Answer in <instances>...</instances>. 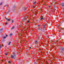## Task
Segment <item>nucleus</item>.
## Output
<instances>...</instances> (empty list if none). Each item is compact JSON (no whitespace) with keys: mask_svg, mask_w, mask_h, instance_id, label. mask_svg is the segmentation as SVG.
<instances>
[{"mask_svg":"<svg viewBox=\"0 0 64 64\" xmlns=\"http://www.w3.org/2000/svg\"><path fill=\"white\" fill-rule=\"evenodd\" d=\"M60 50L62 51H60V52L63 55H64V48L62 47L60 48Z\"/></svg>","mask_w":64,"mask_h":64,"instance_id":"nucleus-1","label":"nucleus"},{"mask_svg":"<svg viewBox=\"0 0 64 64\" xmlns=\"http://www.w3.org/2000/svg\"><path fill=\"white\" fill-rule=\"evenodd\" d=\"M11 58L12 59H15L16 58V55L15 54H14L13 55H11Z\"/></svg>","mask_w":64,"mask_h":64,"instance_id":"nucleus-2","label":"nucleus"},{"mask_svg":"<svg viewBox=\"0 0 64 64\" xmlns=\"http://www.w3.org/2000/svg\"><path fill=\"white\" fill-rule=\"evenodd\" d=\"M43 26V29H44L43 30H44V29H45V26H46V24L45 25H42Z\"/></svg>","mask_w":64,"mask_h":64,"instance_id":"nucleus-3","label":"nucleus"},{"mask_svg":"<svg viewBox=\"0 0 64 64\" xmlns=\"http://www.w3.org/2000/svg\"><path fill=\"white\" fill-rule=\"evenodd\" d=\"M22 28V29H23V26H22L21 25L19 26V28Z\"/></svg>","mask_w":64,"mask_h":64,"instance_id":"nucleus-4","label":"nucleus"},{"mask_svg":"<svg viewBox=\"0 0 64 64\" xmlns=\"http://www.w3.org/2000/svg\"><path fill=\"white\" fill-rule=\"evenodd\" d=\"M3 28H2L0 29V34L2 33V31H3Z\"/></svg>","mask_w":64,"mask_h":64,"instance_id":"nucleus-5","label":"nucleus"},{"mask_svg":"<svg viewBox=\"0 0 64 64\" xmlns=\"http://www.w3.org/2000/svg\"><path fill=\"white\" fill-rule=\"evenodd\" d=\"M19 34H20V36H22V33H20V32H19V33H18Z\"/></svg>","mask_w":64,"mask_h":64,"instance_id":"nucleus-6","label":"nucleus"},{"mask_svg":"<svg viewBox=\"0 0 64 64\" xmlns=\"http://www.w3.org/2000/svg\"><path fill=\"white\" fill-rule=\"evenodd\" d=\"M10 12V10H9L8 11V12L6 13V14H8L9 12Z\"/></svg>","mask_w":64,"mask_h":64,"instance_id":"nucleus-7","label":"nucleus"},{"mask_svg":"<svg viewBox=\"0 0 64 64\" xmlns=\"http://www.w3.org/2000/svg\"><path fill=\"white\" fill-rule=\"evenodd\" d=\"M38 30H41V28H38Z\"/></svg>","mask_w":64,"mask_h":64,"instance_id":"nucleus-8","label":"nucleus"},{"mask_svg":"<svg viewBox=\"0 0 64 64\" xmlns=\"http://www.w3.org/2000/svg\"><path fill=\"white\" fill-rule=\"evenodd\" d=\"M7 36H8V35H6V36H4V39L6 38L7 37Z\"/></svg>","mask_w":64,"mask_h":64,"instance_id":"nucleus-9","label":"nucleus"},{"mask_svg":"<svg viewBox=\"0 0 64 64\" xmlns=\"http://www.w3.org/2000/svg\"><path fill=\"white\" fill-rule=\"evenodd\" d=\"M22 21H23L24 22H25V21H26V20H25V18H24L23 19Z\"/></svg>","mask_w":64,"mask_h":64,"instance_id":"nucleus-10","label":"nucleus"},{"mask_svg":"<svg viewBox=\"0 0 64 64\" xmlns=\"http://www.w3.org/2000/svg\"><path fill=\"white\" fill-rule=\"evenodd\" d=\"M62 7L64 6V3H62Z\"/></svg>","mask_w":64,"mask_h":64,"instance_id":"nucleus-11","label":"nucleus"},{"mask_svg":"<svg viewBox=\"0 0 64 64\" xmlns=\"http://www.w3.org/2000/svg\"><path fill=\"white\" fill-rule=\"evenodd\" d=\"M13 34H10V37H11V36H12Z\"/></svg>","mask_w":64,"mask_h":64,"instance_id":"nucleus-12","label":"nucleus"},{"mask_svg":"<svg viewBox=\"0 0 64 64\" xmlns=\"http://www.w3.org/2000/svg\"><path fill=\"white\" fill-rule=\"evenodd\" d=\"M11 42H9V43L8 44V45H10V44H11Z\"/></svg>","mask_w":64,"mask_h":64,"instance_id":"nucleus-13","label":"nucleus"},{"mask_svg":"<svg viewBox=\"0 0 64 64\" xmlns=\"http://www.w3.org/2000/svg\"><path fill=\"white\" fill-rule=\"evenodd\" d=\"M15 28V27H14V26L11 29L12 30L13 29H14Z\"/></svg>","mask_w":64,"mask_h":64,"instance_id":"nucleus-14","label":"nucleus"},{"mask_svg":"<svg viewBox=\"0 0 64 64\" xmlns=\"http://www.w3.org/2000/svg\"><path fill=\"white\" fill-rule=\"evenodd\" d=\"M38 38L39 39V40H40V39H41V38H40V36L38 37Z\"/></svg>","mask_w":64,"mask_h":64,"instance_id":"nucleus-15","label":"nucleus"},{"mask_svg":"<svg viewBox=\"0 0 64 64\" xmlns=\"http://www.w3.org/2000/svg\"><path fill=\"white\" fill-rule=\"evenodd\" d=\"M37 41H36L35 42V44H37Z\"/></svg>","mask_w":64,"mask_h":64,"instance_id":"nucleus-16","label":"nucleus"},{"mask_svg":"<svg viewBox=\"0 0 64 64\" xmlns=\"http://www.w3.org/2000/svg\"><path fill=\"white\" fill-rule=\"evenodd\" d=\"M27 22L28 23H30V21H29V20H28Z\"/></svg>","mask_w":64,"mask_h":64,"instance_id":"nucleus-17","label":"nucleus"},{"mask_svg":"<svg viewBox=\"0 0 64 64\" xmlns=\"http://www.w3.org/2000/svg\"><path fill=\"white\" fill-rule=\"evenodd\" d=\"M2 2H1V3H0V5H2Z\"/></svg>","mask_w":64,"mask_h":64,"instance_id":"nucleus-18","label":"nucleus"},{"mask_svg":"<svg viewBox=\"0 0 64 64\" xmlns=\"http://www.w3.org/2000/svg\"><path fill=\"white\" fill-rule=\"evenodd\" d=\"M44 34L45 35H46V32H44Z\"/></svg>","mask_w":64,"mask_h":64,"instance_id":"nucleus-19","label":"nucleus"},{"mask_svg":"<svg viewBox=\"0 0 64 64\" xmlns=\"http://www.w3.org/2000/svg\"><path fill=\"white\" fill-rule=\"evenodd\" d=\"M8 63H11V62L10 61H9L8 62Z\"/></svg>","mask_w":64,"mask_h":64,"instance_id":"nucleus-20","label":"nucleus"},{"mask_svg":"<svg viewBox=\"0 0 64 64\" xmlns=\"http://www.w3.org/2000/svg\"><path fill=\"white\" fill-rule=\"evenodd\" d=\"M41 18L40 19V20H42V19H43V18Z\"/></svg>","mask_w":64,"mask_h":64,"instance_id":"nucleus-21","label":"nucleus"},{"mask_svg":"<svg viewBox=\"0 0 64 64\" xmlns=\"http://www.w3.org/2000/svg\"><path fill=\"white\" fill-rule=\"evenodd\" d=\"M8 21H10V19H8Z\"/></svg>","mask_w":64,"mask_h":64,"instance_id":"nucleus-22","label":"nucleus"},{"mask_svg":"<svg viewBox=\"0 0 64 64\" xmlns=\"http://www.w3.org/2000/svg\"><path fill=\"white\" fill-rule=\"evenodd\" d=\"M5 24V25H7V22H6Z\"/></svg>","mask_w":64,"mask_h":64,"instance_id":"nucleus-23","label":"nucleus"},{"mask_svg":"<svg viewBox=\"0 0 64 64\" xmlns=\"http://www.w3.org/2000/svg\"><path fill=\"white\" fill-rule=\"evenodd\" d=\"M59 26H60V25H58V26L57 27H59Z\"/></svg>","mask_w":64,"mask_h":64,"instance_id":"nucleus-24","label":"nucleus"},{"mask_svg":"<svg viewBox=\"0 0 64 64\" xmlns=\"http://www.w3.org/2000/svg\"><path fill=\"white\" fill-rule=\"evenodd\" d=\"M6 55H7L8 54H7V53H6L5 54Z\"/></svg>","mask_w":64,"mask_h":64,"instance_id":"nucleus-25","label":"nucleus"},{"mask_svg":"<svg viewBox=\"0 0 64 64\" xmlns=\"http://www.w3.org/2000/svg\"><path fill=\"white\" fill-rule=\"evenodd\" d=\"M31 30V31H33V30L32 29Z\"/></svg>","mask_w":64,"mask_h":64,"instance_id":"nucleus-26","label":"nucleus"},{"mask_svg":"<svg viewBox=\"0 0 64 64\" xmlns=\"http://www.w3.org/2000/svg\"><path fill=\"white\" fill-rule=\"evenodd\" d=\"M36 3V2H34V4H35V3Z\"/></svg>","mask_w":64,"mask_h":64,"instance_id":"nucleus-27","label":"nucleus"},{"mask_svg":"<svg viewBox=\"0 0 64 64\" xmlns=\"http://www.w3.org/2000/svg\"><path fill=\"white\" fill-rule=\"evenodd\" d=\"M13 8H15V6H13Z\"/></svg>","mask_w":64,"mask_h":64,"instance_id":"nucleus-28","label":"nucleus"},{"mask_svg":"<svg viewBox=\"0 0 64 64\" xmlns=\"http://www.w3.org/2000/svg\"><path fill=\"white\" fill-rule=\"evenodd\" d=\"M54 7H56V6H54Z\"/></svg>","mask_w":64,"mask_h":64,"instance_id":"nucleus-29","label":"nucleus"},{"mask_svg":"<svg viewBox=\"0 0 64 64\" xmlns=\"http://www.w3.org/2000/svg\"><path fill=\"white\" fill-rule=\"evenodd\" d=\"M33 8H34L35 6H33Z\"/></svg>","mask_w":64,"mask_h":64,"instance_id":"nucleus-30","label":"nucleus"},{"mask_svg":"<svg viewBox=\"0 0 64 64\" xmlns=\"http://www.w3.org/2000/svg\"><path fill=\"white\" fill-rule=\"evenodd\" d=\"M25 30H27V29H26V28H25Z\"/></svg>","mask_w":64,"mask_h":64,"instance_id":"nucleus-31","label":"nucleus"},{"mask_svg":"<svg viewBox=\"0 0 64 64\" xmlns=\"http://www.w3.org/2000/svg\"><path fill=\"white\" fill-rule=\"evenodd\" d=\"M53 3H54V2H52V4H53Z\"/></svg>","mask_w":64,"mask_h":64,"instance_id":"nucleus-32","label":"nucleus"},{"mask_svg":"<svg viewBox=\"0 0 64 64\" xmlns=\"http://www.w3.org/2000/svg\"><path fill=\"white\" fill-rule=\"evenodd\" d=\"M13 22H14L13 20H12V22L13 23Z\"/></svg>","mask_w":64,"mask_h":64,"instance_id":"nucleus-33","label":"nucleus"},{"mask_svg":"<svg viewBox=\"0 0 64 64\" xmlns=\"http://www.w3.org/2000/svg\"><path fill=\"white\" fill-rule=\"evenodd\" d=\"M53 11H54V9L53 10Z\"/></svg>","mask_w":64,"mask_h":64,"instance_id":"nucleus-34","label":"nucleus"},{"mask_svg":"<svg viewBox=\"0 0 64 64\" xmlns=\"http://www.w3.org/2000/svg\"><path fill=\"white\" fill-rule=\"evenodd\" d=\"M38 21V20H36V21L37 22V21Z\"/></svg>","mask_w":64,"mask_h":64,"instance_id":"nucleus-35","label":"nucleus"},{"mask_svg":"<svg viewBox=\"0 0 64 64\" xmlns=\"http://www.w3.org/2000/svg\"><path fill=\"white\" fill-rule=\"evenodd\" d=\"M56 42H58V40H56Z\"/></svg>","mask_w":64,"mask_h":64,"instance_id":"nucleus-36","label":"nucleus"},{"mask_svg":"<svg viewBox=\"0 0 64 64\" xmlns=\"http://www.w3.org/2000/svg\"><path fill=\"white\" fill-rule=\"evenodd\" d=\"M50 7H51V6H49L48 7H49V8H50Z\"/></svg>","mask_w":64,"mask_h":64,"instance_id":"nucleus-37","label":"nucleus"},{"mask_svg":"<svg viewBox=\"0 0 64 64\" xmlns=\"http://www.w3.org/2000/svg\"><path fill=\"white\" fill-rule=\"evenodd\" d=\"M42 18H43V16H42L41 17V18H42Z\"/></svg>","mask_w":64,"mask_h":64,"instance_id":"nucleus-38","label":"nucleus"},{"mask_svg":"<svg viewBox=\"0 0 64 64\" xmlns=\"http://www.w3.org/2000/svg\"><path fill=\"white\" fill-rule=\"evenodd\" d=\"M1 46L0 45V49L1 48Z\"/></svg>","mask_w":64,"mask_h":64,"instance_id":"nucleus-39","label":"nucleus"},{"mask_svg":"<svg viewBox=\"0 0 64 64\" xmlns=\"http://www.w3.org/2000/svg\"><path fill=\"white\" fill-rule=\"evenodd\" d=\"M31 47H30V49H31Z\"/></svg>","mask_w":64,"mask_h":64,"instance_id":"nucleus-40","label":"nucleus"},{"mask_svg":"<svg viewBox=\"0 0 64 64\" xmlns=\"http://www.w3.org/2000/svg\"><path fill=\"white\" fill-rule=\"evenodd\" d=\"M6 7H7V5H6Z\"/></svg>","mask_w":64,"mask_h":64,"instance_id":"nucleus-41","label":"nucleus"},{"mask_svg":"<svg viewBox=\"0 0 64 64\" xmlns=\"http://www.w3.org/2000/svg\"><path fill=\"white\" fill-rule=\"evenodd\" d=\"M38 26H40V25H38Z\"/></svg>","mask_w":64,"mask_h":64,"instance_id":"nucleus-42","label":"nucleus"},{"mask_svg":"<svg viewBox=\"0 0 64 64\" xmlns=\"http://www.w3.org/2000/svg\"><path fill=\"white\" fill-rule=\"evenodd\" d=\"M2 46H3H3H3V45H2Z\"/></svg>","mask_w":64,"mask_h":64,"instance_id":"nucleus-43","label":"nucleus"},{"mask_svg":"<svg viewBox=\"0 0 64 64\" xmlns=\"http://www.w3.org/2000/svg\"><path fill=\"white\" fill-rule=\"evenodd\" d=\"M25 10H26V8H25Z\"/></svg>","mask_w":64,"mask_h":64,"instance_id":"nucleus-44","label":"nucleus"},{"mask_svg":"<svg viewBox=\"0 0 64 64\" xmlns=\"http://www.w3.org/2000/svg\"><path fill=\"white\" fill-rule=\"evenodd\" d=\"M6 20H7V18H6Z\"/></svg>","mask_w":64,"mask_h":64,"instance_id":"nucleus-45","label":"nucleus"},{"mask_svg":"<svg viewBox=\"0 0 64 64\" xmlns=\"http://www.w3.org/2000/svg\"><path fill=\"white\" fill-rule=\"evenodd\" d=\"M28 8V7H27L26 8Z\"/></svg>","mask_w":64,"mask_h":64,"instance_id":"nucleus-46","label":"nucleus"},{"mask_svg":"<svg viewBox=\"0 0 64 64\" xmlns=\"http://www.w3.org/2000/svg\"><path fill=\"white\" fill-rule=\"evenodd\" d=\"M5 6V7H6V6Z\"/></svg>","mask_w":64,"mask_h":64,"instance_id":"nucleus-47","label":"nucleus"},{"mask_svg":"<svg viewBox=\"0 0 64 64\" xmlns=\"http://www.w3.org/2000/svg\"><path fill=\"white\" fill-rule=\"evenodd\" d=\"M54 41H52V42H53Z\"/></svg>","mask_w":64,"mask_h":64,"instance_id":"nucleus-48","label":"nucleus"},{"mask_svg":"<svg viewBox=\"0 0 64 64\" xmlns=\"http://www.w3.org/2000/svg\"><path fill=\"white\" fill-rule=\"evenodd\" d=\"M60 29H61V28H60Z\"/></svg>","mask_w":64,"mask_h":64,"instance_id":"nucleus-49","label":"nucleus"}]
</instances>
